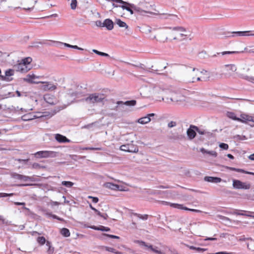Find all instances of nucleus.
<instances>
[{"label": "nucleus", "mask_w": 254, "mask_h": 254, "mask_svg": "<svg viewBox=\"0 0 254 254\" xmlns=\"http://www.w3.org/2000/svg\"><path fill=\"white\" fill-rule=\"evenodd\" d=\"M104 99L103 95L99 93H93L88 95L87 97L83 98L81 100L85 101L89 104L102 102Z\"/></svg>", "instance_id": "f257e3e1"}, {"label": "nucleus", "mask_w": 254, "mask_h": 254, "mask_svg": "<svg viewBox=\"0 0 254 254\" xmlns=\"http://www.w3.org/2000/svg\"><path fill=\"white\" fill-rule=\"evenodd\" d=\"M36 158H54L58 156V152L52 151H40L34 154Z\"/></svg>", "instance_id": "f03ea898"}, {"label": "nucleus", "mask_w": 254, "mask_h": 254, "mask_svg": "<svg viewBox=\"0 0 254 254\" xmlns=\"http://www.w3.org/2000/svg\"><path fill=\"white\" fill-rule=\"evenodd\" d=\"M233 187L235 189L249 190L251 188V184L247 182H243L238 180H233Z\"/></svg>", "instance_id": "7ed1b4c3"}, {"label": "nucleus", "mask_w": 254, "mask_h": 254, "mask_svg": "<svg viewBox=\"0 0 254 254\" xmlns=\"http://www.w3.org/2000/svg\"><path fill=\"white\" fill-rule=\"evenodd\" d=\"M136 101L134 100L127 101L125 102L121 101H118L117 102V105L116 106L115 110L117 111L120 108H122L121 110H123L125 106H133L136 104Z\"/></svg>", "instance_id": "20e7f679"}, {"label": "nucleus", "mask_w": 254, "mask_h": 254, "mask_svg": "<svg viewBox=\"0 0 254 254\" xmlns=\"http://www.w3.org/2000/svg\"><path fill=\"white\" fill-rule=\"evenodd\" d=\"M134 243L139 245L141 247H144L145 249H150L151 251L157 254H163V253L161 251H159L155 248H153V246L151 245H148L145 242L140 240H135Z\"/></svg>", "instance_id": "39448f33"}, {"label": "nucleus", "mask_w": 254, "mask_h": 254, "mask_svg": "<svg viewBox=\"0 0 254 254\" xmlns=\"http://www.w3.org/2000/svg\"><path fill=\"white\" fill-rule=\"evenodd\" d=\"M14 74V69H8L5 71V75L3 76H0V79L1 80L5 81L7 82L11 81L13 80V78L11 76H13Z\"/></svg>", "instance_id": "423d86ee"}, {"label": "nucleus", "mask_w": 254, "mask_h": 254, "mask_svg": "<svg viewBox=\"0 0 254 254\" xmlns=\"http://www.w3.org/2000/svg\"><path fill=\"white\" fill-rule=\"evenodd\" d=\"M14 67L16 71H19L21 73L27 72L30 69V68L28 65H25L24 64H22L21 63L15 65Z\"/></svg>", "instance_id": "0eeeda50"}, {"label": "nucleus", "mask_w": 254, "mask_h": 254, "mask_svg": "<svg viewBox=\"0 0 254 254\" xmlns=\"http://www.w3.org/2000/svg\"><path fill=\"white\" fill-rule=\"evenodd\" d=\"M41 83L44 84L42 86V89L44 90L47 91V90H54L57 88V86L56 85H54L53 84H52L50 82H42L40 81Z\"/></svg>", "instance_id": "6e6552de"}, {"label": "nucleus", "mask_w": 254, "mask_h": 254, "mask_svg": "<svg viewBox=\"0 0 254 254\" xmlns=\"http://www.w3.org/2000/svg\"><path fill=\"white\" fill-rule=\"evenodd\" d=\"M170 206L174 208H176L180 209H183L185 210H189L192 212H199L200 210L194 209L189 208L187 207L184 206L183 204H180L178 203H170Z\"/></svg>", "instance_id": "1a4fd4ad"}, {"label": "nucleus", "mask_w": 254, "mask_h": 254, "mask_svg": "<svg viewBox=\"0 0 254 254\" xmlns=\"http://www.w3.org/2000/svg\"><path fill=\"white\" fill-rule=\"evenodd\" d=\"M194 127H195V126L194 125H190L187 131V135L190 139H193L196 136V130H195Z\"/></svg>", "instance_id": "9d476101"}, {"label": "nucleus", "mask_w": 254, "mask_h": 254, "mask_svg": "<svg viewBox=\"0 0 254 254\" xmlns=\"http://www.w3.org/2000/svg\"><path fill=\"white\" fill-rule=\"evenodd\" d=\"M103 25L108 30H111L114 28V23L111 19L107 18L104 21Z\"/></svg>", "instance_id": "9b49d317"}, {"label": "nucleus", "mask_w": 254, "mask_h": 254, "mask_svg": "<svg viewBox=\"0 0 254 254\" xmlns=\"http://www.w3.org/2000/svg\"><path fill=\"white\" fill-rule=\"evenodd\" d=\"M36 78H39V77L35 76L34 74H28L26 75L25 78H23V80L29 83L38 84L40 82L35 81L33 80V79Z\"/></svg>", "instance_id": "f8f14e48"}, {"label": "nucleus", "mask_w": 254, "mask_h": 254, "mask_svg": "<svg viewBox=\"0 0 254 254\" xmlns=\"http://www.w3.org/2000/svg\"><path fill=\"white\" fill-rule=\"evenodd\" d=\"M250 32H251V31H236L232 33L233 34L232 36H254V33H250Z\"/></svg>", "instance_id": "ddd939ff"}, {"label": "nucleus", "mask_w": 254, "mask_h": 254, "mask_svg": "<svg viewBox=\"0 0 254 254\" xmlns=\"http://www.w3.org/2000/svg\"><path fill=\"white\" fill-rule=\"evenodd\" d=\"M204 180L207 182L213 183H218L222 181V180L220 178L210 176L205 177L204 178Z\"/></svg>", "instance_id": "4468645a"}, {"label": "nucleus", "mask_w": 254, "mask_h": 254, "mask_svg": "<svg viewBox=\"0 0 254 254\" xmlns=\"http://www.w3.org/2000/svg\"><path fill=\"white\" fill-rule=\"evenodd\" d=\"M44 99L47 103L51 105H54L56 101L54 96L48 94L44 95Z\"/></svg>", "instance_id": "2eb2a0df"}, {"label": "nucleus", "mask_w": 254, "mask_h": 254, "mask_svg": "<svg viewBox=\"0 0 254 254\" xmlns=\"http://www.w3.org/2000/svg\"><path fill=\"white\" fill-rule=\"evenodd\" d=\"M86 227L90 228L92 229L95 230H98L101 231L103 232H108L110 231V229L109 227H105L104 226L100 225L99 226H86Z\"/></svg>", "instance_id": "dca6fc26"}, {"label": "nucleus", "mask_w": 254, "mask_h": 254, "mask_svg": "<svg viewBox=\"0 0 254 254\" xmlns=\"http://www.w3.org/2000/svg\"><path fill=\"white\" fill-rule=\"evenodd\" d=\"M55 139L57 141L60 143L70 142L71 141L67 138L65 136L60 134H57L55 136Z\"/></svg>", "instance_id": "f3484780"}, {"label": "nucleus", "mask_w": 254, "mask_h": 254, "mask_svg": "<svg viewBox=\"0 0 254 254\" xmlns=\"http://www.w3.org/2000/svg\"><path fill=\"white\" fill-rule=\"evenodd\" d=\"M105 186L106 188L111 189L112 190H122L121 189L122 187L121 186L112 183H106L105 184Z\"/></svg>", "instance_id": "a211bd4d"}, {"label": "nucleus", "mask_w": 254, "mask_h": 254, "mask_svg": "<svg viewBox=\"0 0 254 254\" xmlns=\"http://www.w3.org/2000/svg\"><path fill=\"white\" fill-rule=\"evenodd\" d=\"M239 120H238V122L246 123L247 121H253V117L246 114H241V118H239Z\"/></svg>", "instance_id": "6ab92c4d"}, {"label": "nucleus", "mask_w": 254, "mask_h": 254, "mask_svg": "<svg viewBox=\"0 0 254 254\" xmlns=\"http://www.w3.org/2000/svg\"><path fill=\"white\" fill-rule=\"evenodd\" d=\"M188 80L189 82L194 83L196 81H202V78L198 77L195 78L194 76L191 73L189 74L188 77Z\"/></svg>", "instance_id": "aec40b11"}, {"label": "nucleus", "mask_w": 254, "mask_h": 254, "mask_svg": "<svg viewBox=\"0 0 254 254\" xmlns=\"http://www.w3.org/2000/svg\"><path fill=\"white\" fill-rule=\"evenodd\" d=\"M115 23L119 25L120 27H125L126 29L129 31V27L128 25L124 21H122L120 19H116Z\"/></svg>", "instance_id": "412c9836"}, {"label": "nucleus", "mask_w": 254, "mask_h": 254, "mask_svg": "<svg viewBox=\"0 0 254 254\" xmlns=\"http://www.w3.org/2000/svg\"><path fill=\"white\" fill-rule=\"evenodd\" d=\"M200 151L203 154L206 153L214 157H216L217 156V153L216 152L214 151H208L203 147L200 148Z\"/></svg>", "instance_id": "4be33fe9"}, {"label": "nucleus", "mask_w": 254, "mask_h": 254, "mask_svg": "<svg viewBox=\"0 0 254 254\" xmlns=\"http://www.w3.org/2000/svg\"><path fill=\"white\" fill-rule=\"evenodd\" d=\"M151 119L148 117L146 115L145 117H142L138 119L137 122L140 124L144 125L148 123L151 121Z\"/></svg>", "instance_id": "5701e85b"}, {"label": "nucleus", "mask_w": 254, "mask_h": 254, "mask_svg": "<svg viewBox=\"0 0 254 254\" xmlns=\"http://www.w3.org/2000/svg\"><path fill=\"white\" fill-rule=\"evenodd\" d=\"M133 141H131V143H128V147L129 148V152H137L138 151V147L136 145L132 143Z\"/></svg>", "instance_id": "b1692460"}, {"label": "nucleus", "mask_w": 254, "mask_h": 254, "mask_svg": "<svg viewBox=\"0 0 254 254\" xmlns=\"http://www.w3.org/2000/svg\"><path fill=\"white\" fill-rule=\"evenodd\" d=\"M239 77L242 79L246 80L248 81L254 83V77L250 76L247 75H245L244 74H240L239 75Z\"/></svg>", "instance_id": "393cba45"}, {"label": "nucleus", "mask_w": 254, "mask_h": 254, "mask_svg": "<svg viewBox=\"0 0 254 254\" xmlns=\"http://www.w3.org/2000/svg\"><path fill=\"white\" fill-rule=\"evenodd\" d=\"M249 242L247 243V247L249 249L252 251H254V240L251 238H247Z\"/></svg>", "instance_id": "a878e982"}, {"label": "nucleus", "mask_w": 254, "mask_h": 254, "mask_svg": "<svg viewBox=\"0 0 254 254\" xmlns=\"http://www.w3.org/2000/svg\"><path fill=\"white\" fill-rule=\"evenodd\" d=\"M60 233L64 237H68L70 235L69 230L66 228H62L60 231Z\"/></svg>", "instance_id": "bb28decb"}, {"label": "nucleus", "mask_w": 254, "mask_h": 254, "mask_svg": "<svg viewBox=\"0 0 254 254\" xmlns=\"http://www.w3.org/2000/svg\"><path fill=\"white\" fill-rule=\"evenodd\" d=\"M46 246L48 247V249L47 250L48 254H53L54 252V248L52 246V243L47 241L46 242Z\"/></svg>", "instance_id": "cd10ccee"}, {"label": "nucleus", "mask_w": 254, "mask_h": 254, "mask_svg": "<svg viewBox=\"0 0 254 254\" xmlns=\"http://www.w3.org/2000/svg\"><path fill=\"white\" fill-rule=\"evenodd\" d=\"M227 116L229 118L231 119L234 121H238V120H240L239 118L237 117L236 114L233 112H228L227 113Z\"/></svg>", "instance_id": "c85d7f7f"}, {"label": "nucleus", "mask_w": 254, "mask_h": 254, "mask_svg": "<svg viewBox=\"0 0 254 254\" xmlns=\"http://www.w3.org/2000/svg\"><path fill=\"white\" fill-rule=\"evenodd\" d=\"M32 61V59L31 57H27L24 58L21 60V63L24 64L25 65H28Z\"/></svg>", "instance_id": "c756f323"}, {"label": "nucleus", "mask_w": 254, "mask_h": 254, "mask_svg": "<svg viewBox=\"0 0 254 254\" xmlns=\"http://www.w3.org/2000/svg\"><path fill=\"white\" fill-rule=\"evenodd\" d=\"M37 241L41 245H43L47 242L45 238L43 236L38 237L37 238Z\"/></svg>", "instance_id": "7c9ffc66"}, {"label": "nucleus", "mask_w": 254, "mask_h": 254, "mask_svg": "<svg viewBox=\"0 0 254 254\" xmlns=\"http://www.w3.org/2000/svg\"><path fill=\"white\" fill-rule=\"evenodd\" d=\"M132 214L134 216H137L139 218L144 220H147L148 217V215L147 214L141 215V214H138L136 213H133Z\"/></svg>", "instance_id": "2f4dec72"}, {"label": "nucleus", "mask_w": 254, "mask_h": 254, "mask_svg": "<svg viewBox=\"0 0 254 254\" xmlns=\"http://www.w3.org/2000/svg\"><path fill=\"white\" fill-rule=\"evenodd\" d=\"M238 53H239V52H236V51H225V52H221V53H217L216 54H214L212 57H216L217 55H220V54H222V55H226V54H232Z\"/></svg>", "instance_id": "473e14b6"}, {"label": "nucleus", "mask_w": 254, "mask_h": 254, "mask_svg": "<svg viewBox=\"0 0 254 254\" xmlns=\"http://www.w3.org/2000/svg\"><path fill=\"white\" fill-rule=\"evenodd\" d=\"M169 29H172L174 31H179L181 32H185L186 31V29L184 28L183 27L181 26H177V27H169Z\"/></svg>", "instance_id": "72a5a7b5"}, {"label": "nucleus", "mask_w": 254, "mask_h": 254, "mask_svg": "<svg viewBox=\"0 0 254 254\" xmlns=\"http://www.w3.org/2000/svg\"><path fill=\"white\" fill-rule=\"evenodd\" d=\"M93 52H94V53L96 54L97 55H98L99 56H103V57H109L110 56L109 54H107V53H103V52H100L97 50H95V49H93L92 50Z\"/></svg>", "instance_id": "f704fd0d"}, {"label": "nucleus", "mask_w": 254, "mask_h": 254, "mask_svg": "<svg viewBox=\"0 0 254 254\" xmlns=\"http://www.w3.org/2000/svg\"><path fill=\"white\" fill-rule=\"evenodd\" d=\"M194 128L195 129V130H196V132H197L199 134H201V135L206 134V133H209V132H207L204 129H201L199 128L196 126H195V127H194Z\"/></svg>", "instance_id": "c9c22d12"}, {"label": "nucleus", "mask_w": 254, "mask_h": 254, "mask_svg": "<svg viewBox=\"0 0 254 254\" xmlns=\"http://www.w3.org/2000/svg\"><path fill=\"white\" fill-rule=\"evenodd\" d=\"M73 183L70 181H63L62 185L67 188H71L73 185Z\"/></svg>", "instance_id": "e433bc0d"}, {"label": "nucleus", "mask_w": 254, "mask_h": 254, "mask_svg": "<svg viewBox=\"0 0 254 254\" xmlns=\"http://www.w3.org/2000/svg\"><path fill=\"white\" fill-rule=\"evenodd\" d=\"M234 138L237 140H244L247 139L245 135H236L234 136Z\"/></svg>", "instance_id": "4c0bfd02"}, {"label": "nucleus", "mask_w": 254, "mask_h": 254, "mask_svg": "<svg viewBox=\"0 0 254 254\" xmlns=\"http://www.w3.org/2000/svg\"><path fill=\"white\" fill-rule=\"evenodd\" d=\"M105 250H106V251H107L108 252H112L113 253H115V254H121V253L117 251L115 249L112 248V247H106L105 248Z\"/></svg>", "instance_id": "58836bf2"}, {"label": "nucleus", "mask_w": 254, "mask_h": 254, "mask_svg": "<svg viewBox=\"0 0 254 254\" xmlns=\"http://www.w3.org/2000/svg\"><path fill=\"white\" fill-rule=\"evenodd\" d=\"M77 0H71L70 3L71 9L74 10L75 9L77 6Z\"/></svg>", "instance_id": "ea45409f"}, {"label": "nucleus", "mask_w": 254, "mask_h": 254, "mask_svg": "<svg viewBox=\"0 0 254 254\" xmlns=\"http://www.w3.org/2000/svg\"><path fill=\"white\" fill-rule=\"evenodd\" d=\"M227 169L231 171H233L240 172V173H242V172H244V169H242L236 168L231 167H227Z\"/></svg>", "instance_id": "a19ab883"}, {"label": "nucleus", "mask_w": 254, "mask_h": 254, "mask_svg": "<svg viewBox=\"0 0 254 254\" xmlns=\"http://www.w3.org/2000/svg\"><path fill=\"white\" fill-rule=\"evenodd\" d=\"M120 150L126 152H129V148L128 147V143L122 145L120 146Z\"/></svg>", "instance_id": "79ce46f5"}, {"label": "nucleus", "mask_w": 254, "mask_h": 254, "mask_svg": "<svg viewBox=\"0 0 254 254\" xmlns=\"http://www.w3.org/2000/svg\"><path fill=\"white\" fill-rule=\"evenodd\" d=\"M48 215L52 217L53 219H57L61 221H64V219L62 218L59 217V216H57L56 215L53 214L52 213H47Z\"/></svg>", "instance_id": "37998d69"}, {"label": "nucleus", "mask_w": 254, "mask_h": 254, "mask_svg": "<svg viewBox=\"0 0 254 254\" xmlns=\"http://www.w3.org/2000/svg\"><path fill=\"white\" fill-rule=\"evenodd\" d=\"M21 175H22L14 173L11 174V177L14 179L21 180Z\"/></svg>", "instance_id": "c03bdc74"}, {"label": "nucleus", "mask_w": 254, "mask_h": 254, "mask_svg": "<svg viewBox=\"0 0 254 254\" xmlns=\"http://www.w3.org/2000/svg\"><path fill=\"white\" fill-rule=\"evenodd\" d=\"M32 168L34 169H41V168H45L44 166H41L40 164L34 163L32 165Z\"/></svg>", "instance_id": "a18cd8bd"}, {"label": "nucleus", "mask_w": 254, "mask_h": 254, "mask_svg": "<svg viewBox=\"0 0 254 254\" xmlns=\"http://www.w3.org/2000/svg\"><path fill=\"white\" fill-rule=\"evenodd\" d=\"M219 146L220 148L224 150H227L229 148V145L225 143H221Z\"/></svg>", "instance_id": "49530a36"}, {"label": "nucleus", "mask_w": 254, "mask_h": 254, "mask_svg": "<svg viewBox=\"0 0 254 254\" xmlns=\"http://www.w3.org/2000/svg\"><path fill=\"white\" fill-rule=\"evenodd\" d=\"M13 193H7L4 192H0V197H5L7 196H12Z\"/></svg>", "instance_id": "de8ad7c7"}, {"label": "nucleus", "mask_w": 254, "mask_h": 254, "mask_svg": "<svg viewBox=\"0 0 254 254\" xmlns=\"http://www.w3.org/2000/svg\"><path fill=\"white\" fill-rule=\"evenodd\" d=\"M225 66L229 67L230 69L233 71H235L237 69V68L234 64H226L225 65Z\"/></svg>", "instance_id": "09e8293b"}, {"label": "nucleus", "mask_w": 254, "mask_h": 254, "mask_svg": "<svg viewBox=\"0 0 254 254\" xmlns=\"http://www.w3.org/2000/svg\"><path fill=\"white\" fill-rule=\"evenodd\" d=\"M177 125V123L174 121H171L168 124V127L169 128L173 127Z\"/></svg>", "instance_id": "8fccbe9b"}, {"label": "nucleus", "mask_w": 254, "mask_h": 254, "mask_svg": "<svg viewBox=\"0 0 254 254\" xmlns=\"http://www.w3.org/2000/svg\"><path fill=\"white\" fill-rule=\"evenodd\" d=\"M89 207L92 210H93L95 213H96V214L98 215H101V213L99 211H98L97 209H96L95 208L93 207L91 204H89Z\"/></svg>", "instance_id": "3c124183"}, {"label": "nucleus", "mask_w": 254, "mask_h": 254, "mask_svg": "<svg viewBox=\"0 0 254 254\" xmlns=\"http://www.w3.org/2000/svg\"><path fill=\"white\" fill-rule=\"evenodd\" d=\"M89 198L92 199V201L94 203H97L99 201V198L97 197H94L92 196H89L88 197Z\"/></svg>", "instance_id": "603ef678"}, {"label": "nucleus", "mask_w": 254, "mask_h": 254, "mask_svg": "<svg viewBox=\"0 0 254 254\" xmlns=\"http://www.w3.org/2000/svg\"><path fill=\"white\" fill-rule=\"evenodd\" d=\"M104 235L107 236L109 238H112V239H120V237L119 236L113 235L105 234Z\"/></svg>", "instance_id": "864d4df0"}, {"label": "nucleus", "mask_w": 254, "mask_h": 254, "mask_svg": "<svg viewBox=\"0 0 254 254\" xmlns=\"http://www.w3.org/2000/svg\"><path fill=\"white\" fill-rule=\"evenodd\" d=\"M95 24L99 27H103V22L100 20H97L95 22Z\"/></svg>", "instance_id": "5fc2aeb1"}, {"label": "nucleus", "mask_w": 254, "mask_h": 254, "mask_svg": "<svg viewBox=\"0 0 254 254\" xmlns=\"http://www.w3.org/2000/svg\"><path fill=\"white\" fill-rule=\"evenodd\" d=\"M30 178L28 176L21 175V180H23L25 182L28 181L30 180Z\"/></svg>", "instance_id": "6e6d98bb"}, {"label": "nucleus", "mask_w": 254, "mask_h": 254, "mask_svg": "<svg viewBox=\"0 0 254 254\" xmlns=\"http://www.w3.org/2000/svg\"><path fill=\"white\" fill-rule=\"evenodd\" d=\"M208 254H234L232 253H228L226 252H219L215 253H208Z\"/></svg>", "instance_id": "4d7b16f0"}, {"label": "nucleus", "mask_w": 254, "mask_h": 254, "mask_svg": "<svg viewBox=\"0 0 254 254\" xmlns=\"http://www.w3.org/2000/svg\"><path fill=\"white\" fill-rule=\"evenodd\" d=\"M206 250H207L206 249L201 248L199 247L196 248V251H197L198 252H203L206 251Z\"/></svg>", "instance_id": "13d9d810"}, {"label": "nucleus", "mask_w": 254, "mask_h": 254, "mask_svg": "<svg viewBox=\"0 0 254 254\" xmlns=\"http://www.w3.org/2000/svg\"><path fill=\"white\" fill-rule=\"evenodd\" d=\"M22 119L24 121H28V120H32V119L28 118V116L27 115H24V116H23L22 117Z\"/></svg>", "instance_id": "bf43d9fd"}, {"label": "nucleus", "mask_w": 254, "mask_h": 254, "mask_svg": "<svg viewBox=\"0 0 254 254\" xmlns=\"http://www.w3.org/2000/svg\"><path fill=\"white\" fill-rule=\"evenodd\" d=\"M254 212H253L247 211V213H246V216L254 218V216L252 215V214Z\"/></svg>", "instance_id": "052dcab7"}, {"label": "nucleus", "mask_w": 254, "mask_h": 254, "mask_svg": "<svg viewBox=\"0 0 254 254\" xmlns=\"http://www.w3.org/2000/svg\"><path fill=\"white\" fill-rule=\"evenodd\" d=\"M210 76L209 75H208L206 77H203L202 78V81H209L210 80Z\"/></svg>", "instance_id": "680f3d73"}, {"label": "nucleus", "mask_w": 254, "mask_h": 254, "mask_svg": "<svg viewBox=\"0 0 254 254\" xmlns=\"http://www.w3.org/2000/svg\"><path fill=\"white\" fill-rule=\"evenodd\" d=\"M241 212V210H235L233 211V212H232V214H235V215H239V213L240 212Z\"/></svg>", "instance_id": "e2e57ef3"}, {"label": "nucleus", "mask_w": 254, "mask_h": 254, "mask_svg": "<svg viewBox=\"0 0 254 254\" xmlns=\"http://www.w3.org/2000/svg\"><path fill=\"white\" fill-rule=\"evenodd\" d=\"M246 213H247V211L241 210V212L239 213V215L246 216Z\"/></svg>", "instance_id": "0e129e2a"}, {"label": "nucleus", "mask_w": 254, "mask_h": 254, "mask_svg": "<svg viewBox=\"0 0 254 254\" xmlns=\"http://www.w3.org/2000/svg\"><path fill=\"white\" fill-rule=\"evenodd\" d=\"M206 55V53L205 51H202L199 53V55L200 57H203V58H205V55Z\"/></svg>", "instance_id": "69168bd1"}, {"label": "nucleus", "mask_w": 254, "mask_h": 254, "mask_svg": "<svg viewBox=\"0 0 254 254\" xmlns=\"http://www.w3.org/2000/svg\"><path fill=\"white\" fill-rule=\"evenodd\" d=\"M100 217L103 218L104 219H107V218L108 217V216L107 215V214L106 213H105V214H102L101 213V215H99Z\"/></svg>", "instance_id": "338daca9"}, {"label": "nucleus", "mask_w": 254, "mask_h": 254, "mask_svg": "<svg viewBox=\"0 0 254 254\" xmlns=\"http://www.w3.org/2000/svg\"><path fill=\"white\" fill-rule=\"evenodd\" d=\"M249 159L251 160H253V161H254V153L250 155L249 157H248Z\"/></svg>", "instance_id": "774afa93"}]
</instances>
